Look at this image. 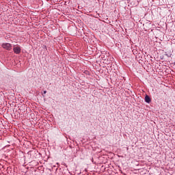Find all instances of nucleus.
<instances>
[{"label": "nucleus", "instance_id": "f257e3e1", "mask_svg": "<svg viewBox=\"0 0 175 175\" xmlns=\"http://www.w3.org/2000/svg\"><path fill=\"white\" fill-rule=\"evenodd\" d=\"M3 49H5V50H8V51H10L12 50V44L10 43H3L2 44Z\"/></svg>", "mask_w": 175, "mask_h": 175}, {"label": "nucleus", "instance_id": "f03ea898", "mask_svg": "<svg viewBox=\"0 0 175 175\" xmlns=\"http://www.w3.org/2000/svg\"><path fill=\"white\" fill-rule=\"evenodd\" d=\"M13 51L15 54H20L21 53V48L20 46H15L13 48Z\"/></svg>", "mask_w": 175, "mask_h": 175}, {"label": "nucleus", "instance_id": "7ed1b4c3", "mask_svg": "<svg viewBox=\"0 0 175 175\" xmlns=\"http://www.w3.org/2000/svg\"><path fill=\"white\" fill-rule=\"evenodd\" d=\"M145 102L146 103H151V98L148 96V95H146L145 96Z\"/></svg>", "mask_w": 175, "mask_h": 175}, {"label": "nucleus", "instance_id": "20e7f679", "mask_svg": "<svg viewBox=\"0 0 175 175\" xmlns=\"http://www.w3.org/2000/svg\"><path fill=\"white\" fill-rule=\"evenodd\" d=\"M166 57H167L168 58H170V57H172V53H165Z\"/></svg>", "mask_w": 175, "mask_h": 175}, {"label": "nucleus", "instance_id": "39448f33", "mask_svg": "<svg viewBox=\"0 0 175 175\" xmlns=\"http://www.w3.org/2000/svg\"><path fill=\"white\" fill-rule=\"evenodd\" d=\"M44 94H47V91L44 90Z\"/></svg>", "mask_w": 175, "mask_h": 175}, {"label": "nucleus", "instance_id": "423d86ee", "mask_svg": "<svg viewBox=\"0 0 175 175\" xmlns=\"http://www.w3.org/2000/svg\"><path fill=\"white\" fill-rule=\"evenodd\" d=\"M174 65H175V62H174Z\"/></svg>", "mask_w": 175, "mask_h": 175}]
</instances>
